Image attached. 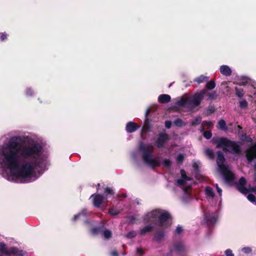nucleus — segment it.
Instances as JSON below:
<instances>
[{
    "mask_svg": "<svg viewBox=\"0 0 256 256\" xmlns=\"http://www.w3.org/2000/svg\"><path fill=\"white\" fill-rule=\"evenodd\" d=\"M248 199L251 202H255V196L252 194H249L247 196Z\"/></svg>",
    "mask_w": 256,
    "mask_h": 256,
    "instance_id": "43",
    "label": "nucleus"
},
{
    "mask_svg": "<svg viewBox=\"0 0 256 256\" xmlns=\"http://www.w3.org/2000/svg\"><path fill=\"white\" fill-rule=\"evenodd\" d=\"M226 122L222 120H220L218 122V128L222 130H226Z\"/></svg>",
    "mask_w": 256,
    "mask_h": 256,
    "instance_id": "29",
    "label": "nucleus"
},
{
    "mask_svg": "<svg viewBox=\"0 0 256 256\" xmlns=\"http://www.w3.org/2000/svg\"><path fill=\"white\" fill-rule=\"evenodd\" d=\"M0 251L3 254L10 256L16 252V250L15 248L11 247L8 248L6 246V244L4 242H0Z\"/></svg>",
    "mask_w": 256,
    "mask_h": 256,
    "instance_id": "11",
    "label": "nucleus"
},
{
    "mask_svg": "<svg viewBox=\"0 0 256 256\" xmlns=\"http://www.w3.org/2000/svg\"><path fill=\"white\" fill-rule=\"evenodd\" d=\"M136 152L132 153V156L133 158H136Z\"/></svg>",
    "mask_w": 256,
    "mask_h": 256,
    "instance_id": "55",
    "label": "nucleus"
},
{
    "mask_svg": "<svg viewBox=\"0 0 256 256\" xmlns=\"http://www.w3.org/2000/svg\"><path fill=\"white\" fill-rule=\"evenodd\" d=\"M144 252V250L141 248H138L136 249V254L138 256L142 255Z\"/></svg>",
    "mask_w": 256,
    "mask_h": 256,
    "instance_id": "47",
    "label": "nucleus"
},
{
    "mask_svg": "<svg viewBox=\"0 0 256 256\" xmlns=\"http://www.w3.org/2000/svg\"><path fill=\"white\" fill-rule=\"evenodd\" d=\"M206 78H208L207 76L201 75L200 76L196 78L194 81L196 82L198 84H200L204 82Z\"/></svg>",
    "mask_w": 256,
    "mask_h": 256,
    "instance_id": "24",
    "label": "nucleus"
},
{
    "mask_svg": "<svg viewBox=\"0 0 256 256\" xmlns=\"http://www.w3.org/2000/svg\"><path fill=\"white\" fill-rule=\"evenodd\" d=\"M219 70L220 73L224 76H230L232 74V70L228 65H222Z\"/></svg>",
    "mask_w": 256,
    "mask_h": 256,
    "instance_id": "13",
    "label": "nucleus"
},
{
    "mask_svg": "<svg viewBox=\"0 0 256 256\" xmlns=\"http://www.w3.org/2000/svg\"><path fill=\"white\" fill-rule=\"evenodd\" d=\"M216 148H222L224 150L232 153L237 154L240 152V146L237 143L221 138L214 140Z\"/></svg>",
    "mask_w": 256,
    "mask_h": 256,
    "instance_id": "7",
    "label": "nucleus"
},
{
    "mask_svg": "<svg viewBox=\"0 0 256 256\" xmlns=\"http://www.w3.org/2000/svg\"><path fill=\"white\" fill-rule=\"evenodd\" d=\"M100 228H94L91 230V232L93 234H96L100 232Z\"/></svg>",
    "mask_w": 256,
    "mask_h": 256,
    "instance_id": "46",
    "label": "nucleus"
},
{
    "mask_svg": "<svg viewBox=\"0 0 256 256\" xmlns=\"http://www.w3.org/2000/svg\"><path fill=\"white\" fill-rule=\"evenodd\" d=\"M212 132L210 131H206L204 133V136L207 139H210L212 137Z\"/></svg>",
    "mask_w": 256,
    "mask_h": 256,
    "instance_id": "41",
    "label": "nucleus"
},
{
    "mask_svg": "<svg viewBox=\"0 0 256 256\" xmlns=\"http://www.w3.org/2000/svg\"><path fill=\"white\" fill-rule=\"evenodd\" d=\"M224 254H226V256H234L232 250L230 249H227L224 252Z\"/></svg>",
    "mask_w": 256,
    "mask_h": 256,
    "instance_id": "44",
    "label": "nucleus"
},
{
    "mask_svg": "<svg viewBox=\"0 0 256 256\" xmlns=\"http://www.w3.org/2000/svg\"><path fill=\"white\" fill-rule=\"evenodd\" d=\"M154 226L152 224L148 225L140 230V232L141 235H144L146 233L149 232L152 230Z\"/></svg>",
    "mask_w": 256,
    "mask_h": 256,
    "instance_id": "19",
    "label": "nucleus"
},
{
    "mask_svg": "<svg viewBox=\"0 0 256 256\" xmlns=\"http://www.w3.org/2000/svg\"><path fill=\"white\" fill-rule=\"evenodd\" d=\"M250 79L246 76H242L238 79V84L240 86H245L248 83Z\"/></svg>",
    "mask_w": 256,
    "mask_h": 256,
    "instance_id": "20",
    "label": "nucleus"
},
{
    "mask_svg": "<svg viewBox=\"0 0 256 256\" xmlns=\"http://www.w3.org/2000/svg\"><path fill=\"white\" fill-rule=\"evenodd\" d=\"M217 218L218 215L216 214L205 216V220L208 226H213L216 222Z\"/></svg>",
    "mask_w": 256,
    "mask_h": 256,
    "instance_id": "16",
    "label": "nucleus"
},
{
    "mask_svg": "<svg viewBox=\"0 0 256 256\" xmlns=\"http://www.w3.org/2000/svg\"><path fill=\"white\" fill-rule=\"evenodd\" d=\"M164 236V232H159L154 235V238L156 240H160Z\"/></svg>",
    "mask_w": 256,
    "mask_h": 256,
    "instance_id": "32",
    "label": "nucleus"
},
{
    "mask_svg": "<svg viewBox=\"0 0 256 256\" xmlns=\"http://www.w3.org/2000/svg\"><path fill=\"white\" fill-rule=\"evenodd\" d=\"M16 252L12 254L16 256H24V252L22 250H19L18 249L15 248Z\"/></svg>",
    "mask_w": 256,
    "mask_h": 256,
    "instance_id": "38",
    "label": "nucleus"
},
{
    "mask_svg": "<svg viewBox=\"0 0 256 256\" xmlns=\"http://www.w3.org/2000/svg\"><path fill=\"white\" fill-rule=\"evenodd\" d=\"M114 194L112 189L107 187L105 188L104 196L99 194H94L91 196L90 198H92L94 206L95 207L99 208L103 202L111 200Z\"/></svg>",
    "mask_w": 256,
    "mask_h": 256,
    "instance_id": "8",
    "label": "nucleus"
},
{
    "mask_svg": "<svg viewBox=\"0 0 256 256\" xmlns=\"http://www.w3.org/2000/svg\"><path fill=\"white\" fill-rule=\"evenodd\" d=\"M184 156L183 154H179L176 157V160L178 164L182 163L184 159Z\"/></svg>",
    "mask_w": 256,
    "mask_h": 256,
    "instance_id": "34",
    "label": "nucleus"
},
{
    "mask_svg": "<svg viewBox=\"0 0 256 256\" xmlns=\"http://www.w3.org/2000/svg\"><path fill=\"white\" fill-rule=\"evenodd\" d=\"M180 174L181 178L176 180V184L182 188L184 193L182 200L184 202H186L190 198L188 188L191 187L193 180L186 176V172L183 170H180Z\"/></svg>",
    "mask_w": 256,
    "mask_h": 256,
    "instance_id": "4",
    "label": "nucleus"
},
{
    "mask_svg": "<svg viewBox=\"0 0 256 256\" xmlns=\"http://www.w3.org/2000/svg\"><path fill=\"white\" fill-rule=\"evenodd\" d=\"M204 91L196 93L188 98H182L176 102V105L180 106L188 107L190 108L198 106L204 96Z\"/></svg>",
    "mask_w": 256,
    "mask_h": 256,
    "instance_id": "5",
    "label": "nucleus"
},
{
    "mask_svg": "<svg viewBox=\"0 0 256 256\" xmlns=\"http://www.w3.org/2000/svg\"><path fill=\"white\" fill-rule=\"evenodd\" d=\"M240 106L242 108L245 109L248 106V102L246 100H242L240 102Z\"/></svg>",
    "mask_w": 256,
    "mask_h": 256,
    "instance_id": "37",
    "label": "nucleus"
},
{
    "mask_svg": "<svg viewBox=\"0 0 256 256\" xmlns=\"http://www.w3.org/2000/svg\"><path fill=\"white\" fill-rule=\"evenodd\" d=\"M110 254L112 256H118V254L116 251H112L111 252Z\"/></svg>",
    "mask_w": 256,
    "mask_h": 256,
    "instance_id": "51",
    "label": "nucleus"
},
{
    "mask_svg": "<svg viewBox=\"0 0 256 256\" xmlns=\"http://www.w3.org/2000/svg\"><path fill=\"white\" fill-rule=\"evenodd\" d=\"M206 154L210 158H214V152L209 148H206L205 150Z\"/></svg>",
    "mask_w": 256,
    "mask_h": 256,
    "instance_id": "28",
    "label": "nucleus"
},
{
    "mask_svg": "<svg viewBox=\"0 0 256 256\" xmlns=\"http://www.w3.org/2000/svg\"><path fill=\"white\" fill-rule=\"evenodd\" d=\"M216 86V84L214 82L209 81L206 83V87L209 90H212Z\"/></svg>",
    "mask_w": 256,
    "mask_h": 256,
    "instance_id": "31",
    "label": "nucleus"
},
{
    "mask_svg": "<svg viewBox=\"0 0 256 256\" xmlns=\"http://www.w3.org/2000/svg\"><path fill=\"white\" fill-rule=\"evenodd\" d=\"M216 96V94L214 92L212 94L209 95V98H213Z\"/></svg>",
    "mask_w": 256,
    "mask_h": 256,
    "instance_id": "52",
    "label": "nucleus"
},
{
    "mask_svg": "<svg viewBox=\"0 0 256 256\" xmlns=\"http://www.w3.org/2000/svg\"><path fill=\"white\" fill-rule=\"evenodd\" d=\"M90 214L86 209H82L78 214L74 216L72 220L76 222L79 220H84Z\"/></svg>",
    "mask_w": 256,
    "mask_h": 256,
    "instance_id": "14",
    "label": "nucleus"
},
{
    "mask_svg": "<svg viewBox=\"0 0 256 256\" xmlns=\"http://www.w3.org/2000/svg\"><path fill=\"white\" fill-rule=\"evenodd\" d=\"M225 159L222 152H218L216 163L218 166V170L223 175L225 182L227 183H230L234 178L233 174L229 170L228 167L224 164Z\"/></svg>",
    "mask_w": 256,
    "mask_h": 256,
    "instance_id": "6",
    "label": "nucleus"
},
{
    "mask_svg": "<svg viewBox=\"0 0 256 256\" xmlns=\"http://www.w3.org/2000/svg\"><path fill=\"white\" fill-rule=\"evenodd\" d=\"M170 96L166 94H160L158 98V101L160 103H167L170 102Z\"/></svg>",
    "mask_w": 256,
    "mask_h": 256,
    "instance_id": "17",
    "label": "nucleus"
},
{
    "mask_svg": "<svg viewBox=\"0 0 256 256\" xmlns=\"http://www.w3.org/2000/svg\"><path fill=\"white\" fill-rule=\"evenodd\" d=\"M255 204H256V203H255Z\"/></svg>",
    "mask_w": 256,
    "mask_h": 256,
    "instance_id": "58",
    "label": "nucleus"
},
{
    "mask_svg": "<svg viewBox=\"0 0 256 256\" xmlns=\"http://www.w3.org/2000/svg\"><path fill=\"white\" fill-rule=\"evenodd\" d=\"M109 213L110 214H111L112 215L116 216V215H117L119 213V212L116 208H110L109 210Z\"/></svg>",
    "mask_w": 256,
    "mask_h": 256,
    "instance_id": "39",
    "label": "nucleus"
},
{
    "mask_svg": "<svg viewBox=\"0 0 256 256\" xmlns=\"http://www.w3.org/2000/svg\"><path fill=\"white\" fill-rule=\"evenodd\" d=\"M216 190L218 189V188H219L218 184H216Z\"/></svg>",
    "mask_w": 256,
    "mask_h": 256,
    "instance_id": "57",
    "label": "nucleus"
},
{
    "mask_svg": "<svg viewBox=\"0 0 256 256\" xmlns=\"http://www.w3.org/2000/svg\"><path fill=\"white\" fill-rule=\"evenodd\" d=\"M241 139L242 140H245V141H246L248 142H250L252 140V139L250 138L249 136H248L246 135H242V136Z\"/></svg>",
    "mask_w": 256,
    "mask_h": 256,
    "instance_id": "42",
    "label": "nucleus"
},
{
    "mask_svg": "<svg viewBox=\"0 0 256 256\" xmlns=\"http://www.w3.org/2000/svg\"><path fill=\"white\" fill-rule=\"evenodd\" d=\"M84 223H85L86 224H89V223H90V222H89L88 220H85V221H84Z\"/></svg>",
    "mask_w": 256,
    "mask_h": 256,
    "instance_id": "56",
    "label": "nucleus"
},
{
    "mask_svg": "<svg viewBox=\"0 0 256 256\" xmlns=\"http://www.w3.org/2000/svg\"><path fill=\"white\" fill-rule=\"evenodd\" d=\"M25 96L28 98L32 97L34 94V89L31 87H27L24 90Z\"/></svg>",
    "mask_w": 256,
    "mask_h": 256,
    "instance_id": "21",
    "label": "nucleus"
},
{
    "mask_svg": "<svg viewBox=\"0 0 256 256\" xmlns=\"http://www.w3.org/2000/svg\"><path fill=\"white\" fill-rule=\"evenodd\" d=\"M8 34L6 32L0 33V39L1 41H4L8 38Z\"/></svg>",
    "mask_w": 256,
    "mask_h": 256,
    "instance_id": "40",
    "label": "nucleus"
},
{
    "mask_svg": "<svg viewBox=\"0 0 256 256\" xmlns=\"http://www.w3.org/2000/svg\"><path fill=\"white\" fill-rule=\"evenodd\" d=\"M171 126H172V122L170 121V120L166 121V122H165V126L167 128H170Z\"/></svg>",
    "mask_w": 256,
    "mask_h": 256,
    "instance_id": "48",
    "label": "nucleus"
},
{
    "mask_svg": "<svg viewBox=\"0 0 256 256\" xmlns=\"http://www.w3.org/2000/svg\"><path fill=\"white\" fill-rule=\"evenodd\" d=\"M103 238L106 239H108L112 236V232L110 230H106L103 232L102 233Z\"/></svg>",
    "mask_w": 256,
    "mask_h": 256,
    "instance_id": "25",
    "label": "nucleus"
},
{
    "mask_svg": "<svg viewBox=\"0 0 256 256\" xmlns=\"http://www.w3.org/2000/svg\"><path fill=\"white\" fill-rule=\"evenodd\" d=\"M168 136L165 133H161L156 142L157 147L160 148L164 146V144L168 140Z\"/></svg>",
    "mask_w": 256,
    "mask_h": 256,
    "instance_id": "10",
    "label": "nucleus"
},
{
    "mask_svg": "<svg viewBox=\"0 0 256 256\" xmlns=\"http://www.w3.org/2000/svg\"><path fill=\"white\" fill-rule=\"evenodd\" d=\"M246 157L248 161L250 162L255 159L256 161V144L250 146L246 152ZM256 169V162H255Z\"/></svg>",
    "mask_w": 256,
    "mask_h": 256,
    "instance_id": "9",
    "label": "nucleus"
},
{
    "mask_svg": "<svg viewBox=\"0 0 256 256\" xmlns=\"http://www.w3.org/2000/svg\"><path fill=\"white\" fill-rule=\"evenodd\" d=\"M14 134L0 144V174L17 183L34 181L48 170V154L34 134L20 131Z\"/></svg>",
    "mask_w": 256,
    "mask_h": 256,
    "instance_id": "1",
    "label": "nucleus"
},
{
    "mask_svg": "<svg viewBox=\"0 0 256 256\" xmlns=\"http://www.w3.org/2000/svg\"><path fill=\"white\" fill-rule=\"evenodd\" d=\"M154 149V146L152 144L140 142L139 144L138 150L142 152L143 162L152 168L159 166L162 164L160 156L152 158Z\"/></svg>",
    "mask_w": 256,
    "mask_h": 256,
    "instance_id": "3",
    "label": "nucleus"
},
{
    "mask_svg": "<svg viewBox=\"0 0 256 256\" xmlns=\"http://www.w3.org/2000/svg\"><path fill=\"white\" fill-rule=\"evenodd\" d=\"M145 223L156 224L158 223L162 226L167 227L170 225V215L166 211L155 210L147 213L144 218Z\"/></svg>",
    "mask_w": 256,
    "mask_h": 256,
    "instance_id": "2",
    "label": "nucleus"
},
{
    "mask_svg": "<svg viewBox=\"0 0 256 256\" xmlns=\"http://www.w3.org/2000/svg\"><path fill=\"white\" fill-rule=\"evenodd\" d=\"M246 184V180L245 178L243 177L241 178L238 184H237V188L238 190L242 194H246L248 193V189L245 187V184Z\"/></svg>",
    "mask_w": 256,
    "mask_h": 256,
    "instance_id": "12",
    "label": "nucleus"
},
{
    "mask_svg": "<svg viewBox=\"0 0 256 256\" xmlns=\"http://www.w3.org/2000/svg\"><path fill=\"white\" fill-rule=\"evenodd\" d=\"M150 112V109H148L146 111V118L148 117V115L149 114Z\"/></svg>",
    "mask_w": 256,
    "mask_h": 256,
    "instance_id": "53",
    "label": "nucleus"
},
{
    "mask_svg": "<svg viewBox=\"0 0 256 256\" xmlns=\"http://www.w3.org/2000/svg\"><path fill=\"white\" fill-rule=\"evenodd\" d=\"M202 118L200 116H197L192 122V126H196L202 122Z\"/></svg>",
    "mask_w": 256,
    "mask_h": 256,
    "instance_id": "27",
    "label": "nucleus"
},
{
    "mask_svg": "<svg viewBox=\"0 0 256 256\" xmlns=\"http://www.w3.org/2000/svg\"><path fill=\"white\" fill-rule=\"evenodd\" d=\"M205 192L207 197L210 198H214V192L212 188L206 186L205 188Z\"/></svg>",
    "mask_w": 256,
    "mask_h": 256,
    "instance_id": "22",
    "label": "nucleus"
},
{
    "mask_svg": "<svg viewBox=\"0 0 256 256\" xmlns=\"http://www.w3.org/2000/svg\"><path fill=\"white\" fill-rule=\"evenodd\" d=\"M162 164L166 168H169L172 164V161L170 159H164Z\"/></svg>",
    "mask_w": 256,
    "mask_h": 256,
    "instance_id": "30",
    "label": "nucleus"
},
{
    "mask_svg": "<svg viewBox=\"0 0 256 256\" xmlns=\"http://www.w3.org/2000/svg\"><path fill=\"white\" fill-rule=\"evenodd\" d=\"M235 90H236V94L237 96H238L239 98H242L244 96V90L242 88H238L236 87L235 88Z\"/></svg>",
    "mask_w": 256,
    "mask_h": 256,
    "instance_id": "26",
    "label": "nucleus"
},
{
    "mask_svg": "<svg viewBox=\"0 0 256 256\" xmlns=\"http://www.w3.org/2000/svg\"><path fill=\"white\" fill-rule=\"evenodd\" d=\"M136 220V216H130L128 218V222L130 223H134Z\"/></svg>",
    "mask_w": 256,
    "mask_h": 256,
    "instance_id": "45",
    "label": "nucleus"
},
{
    "mask_svg": "<svg viewBox=\"0 0 256 256\" xmlns=\"http://www.w3.org/2000/svg\"><path fill=\"white\" fill-rule=\"evenodd\" d=\"M212 126V122L211 121H204L202 122V127L201 128V131H203L204 130V126H208L210 127Z\"/></svg>",
    "mask_w": 256,
    "mask_h": 256,
    "instance_id": "33",
    "label": "nucleus"
},
{
    "mask_svg": "<svg viewBox=\"0 0 256 256\" xmlns=\"http://www.w3.org/2000/svg\"><path fill=\"white\" fill-rule=\"evenodd\" d=\"M251 190L253 192H255L256 194V187H254V188H251Z\"/></svg>",
    "mask_w": 256,
    "mask_h": 256,
    "instance_id": "54",
    "label": "nucleus"
},
{
    "mask_svg": "<svg viewBox=\"0 0 256 256\" xmlns=\"http://www.w3.org/2000/svg\"><path fill=\"white\" fill-rule=\"evenodd\" d=\"M136 235V232L135 231L132 230L126 234V236L128 238H133Z\"/></svg>",
    "mask_w": 256,
    "mask_h": 256,
    "instance_id": "36",
    "label": "nucleus"
},
{
    "mask_svg": "<svg viewBox=\"0 0 256 256\" xmlns=\"http://www.w3.org/2000/svg\"><path fill=\"white\" fill-rule=\"evenodd\" d=\"M217 191L219 194L220 197L221 198L222 196V190L220 188H218Z\"/></svg>",
    "mask_w": 256,
    "mask_h": 256,
    "instance_id": "50",
    "label": "nucleus"
},
{
    "mask_svg": "<svg viewBox=\"0 0 256 256\" xmlns=\"http://www.w3.org/2000/svg\"><path fill=\"white\" fill-rule=\"evenodd\" d=\"M174 124L178 127H182L186 125V122L182 121L180 118H178L174 122Z\"/></svg>",
    "mask_w": 256,
    "mask_h": 256,
    "instance_id": "23",
    "label": "nucleus"
},
{
    "mask_svg": "<svg viewBox=\"0 0 256 256\" xmlns=\"http://www.w3.org/2000/svg\"><path fill=\"white\" fill-rule=\"evenodd\" d=\"M185 250V247L182 243H177L174 246L172 251L176 252L178 253H180Z\"/></svg>",
    "mask_w": 256,
    "mask_h": 256,
    "instance_id": "18",
    "label": "nucleus"
},
{
    "mask_svg": "<svg viewBox=\"0 0 256 256\" xmlns=\"http://www.w3.org/2000/svg\"><path fill=\"white\" fill-rule=\"evenodd\" d=\"M138 128L139 126L136 123L132 122H129L126 124V130L128 133H132L136 131Z\"/></svg>",
    "mask_w": 256,
    "mask_h": 256,
    "instance_id": "15",
    "label": "nucleus"
},
{
    "mask_svg": "<svg viewBox=\"0 0 256 256\" xmlns=\"http://www.w3.org/2000/svg\"><path fill=\"white\" fill-rule=\"evenodd\" d=\"M242 252L245 254H248L252 252V249L249 246L244 247L242 249Z\"/></svg>",
    "mask_w": 256,
    "mask_h": 256,
    "instance_id": "35",
    "label": "nucleus"
},
{
    "mask_svg": "<svg viewBox=\"0 0 256 256\" xmlns=\"http://www.w3.org/2000/svg\"><path fill=\"white\" fill-rule=\"evenodd\" d=\"M182 228L180 226H178L176 230V232L177 234H179L182 232Z\"/></svg>",
    "mask_w": 256,
    "mask_h": 256,
    "instance_id": "49",
    "label": "nucleus"
}]
</instances>
